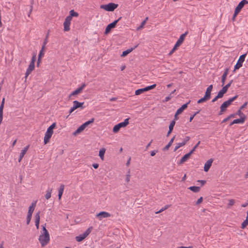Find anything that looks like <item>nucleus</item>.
<instances>
[{
	"label": "nucleus",
	"instance_id": "obj_58",
	"mask_svg": "<svg viewBox=\"0 0 248 248\" xmlns=\"http://www.w3.org/2000/svg\"><path fill=\"white\" fill-rule=\"evenodd\" d=\"M75 109V108L74 106H73V107L69 110V115L71 114Z\"/></svg>",
	"mask_w": 248,
	"mask_h": 248
},
{
	"label": "nucleus",
	"instance_id": "obj_37",
	"mask_svg": "<svg viewBox=\"0 0 248 248\" xmlns=\"http://www.w3.org/2000/svg\"><path fill=\"white\" fill-rule=\"evenodd\" d=\"M223 96L218 92L217 95L212 100V102L214 103L216 102L218 98H221Z\"/></svg>",
	"mask_w": 248,
	"mask_h": 248
},
{
	"label": "nucleus",
	"instance_id": "obj_7",
	"mask_svg": "<svg viewBox=\"0 0 248 248\" xmlns=\"http://www.w3.org/2000/svg\"><path fill=\"white\" fill-rule=\"evenodd\" d=\"M155 87H156V84H154L152 85L147 86L143 88L138 89L135 91V95H140V94L143 93L145 92H147L150 90L154 89Z\"/></svg>",
	"mask_w": 248,
	"mask_h": 248
},
{
	"label": "nucleus",
	"instance_id": "obj_27",
	"mask_svg": "<svg viewBox=\"0 0 248 248\" xmlns=\"http://www.w3.org/2000/svg\"><path fill=\"white\" fill-rule=\"evenodd\" d=\"M136 47H137V46H135L134 47H131L130 48L127 49V50L123 51L122 54H121V57H124L126 56L129 53H130L131 52H132Z\"/></svg>",
	"mask_w": 248,
	"mask_h": 248
},
{
	"label": "nucleus",
	"instance_id": "obj_6",
	"mask_svg": "<svg viewBox=\"0 0 248 248\" xmlns=\"http://www.w3.org/2000/svg\"><path fill=\"white\" fill-rule=\"evenodd\" d=\"M93 227H89L83 233L76 237V240L78 242H81L91 232Z\"/></svg>",
	"mask_w": 248,
	"mask_h": 248
},
{
	"label": "nucleus",
	"instance_id": "obj_33",
	"mask_svg": "<svg viewBox=\"0 0 248 248\" xmlns=\"http://www.w3.org/2000/svg\"><path fill=\"white\" fill-rule=\"evenodd\" d=\"M106 152V149L104 148H102L99 152V156L100 158L103 160H104V155Z\"/></svg>",
	"mask_w": 248,
	"mask_h": 248
},
{
	"label": "nucleus",
	"instance_id": "obj_50",
	"mask_svg": "<svg viewBox=\"0 0 248 248\" xmlns=\"http://www.w3.org/2000/svg\"><path fill=\"white\" fill-rule=\"evenodd\" d=\"M145 24V20H143L141 23L140 25L137 28V30H140V29H142L143 27V26H144Z\"/></svg>",
	"mask_w": 248,
	"mask_h": 248
},
{
	"label": "nucleus",
	"instance_id": "obj_19",
	"mask_svg": "<svg viewBox=\"0 0 248 248\" xmlns=\"http://www.w3.org/2000/svg\"><path fill=\"white\" fill-rule=\"evenodd\" d=\"M73 103L76 109L78 108H81V109H83L84 108V107L83 106L84 102H79L77 100H75L73 101Z\"/></svg>",
	"mask_w": 248,
	"mask_h": 248
},
{
	"label": "nucleus",
	"instance_id": "obj_49",
	"mask_svg": "<svg viewBox=\"0 0 248 248\" xmlns=\"http://www.w3.org/2000/svg\"><path fill=\"white\" fill-rule=\"evenodd\" d=\"M130 171H129L128 172V174H126V178H125V181L127 182V183H129V182L130 181Z\"/></svg>",
	"mask_w": 248,
	"mask_h": 248
},
{
	"label": "nucleus",
	"instance_id": "obj_21",
	"mask_svg": "<svg viewBox=\"0 0 248 248\" xmlns=\"http://www.w3.org/2000/svg\"><path fill=\"white\" fill-rule=\"evenodd\" d=\"M246 119V117H241L240 119H237L234 120L230 124V125H232L234 124H243L244 123L245 120Z\"/></svg>",
	"mask_w": 248,
	"mask_h": 248
},
{
	"label": "nucleus",
	"instance_id": "obj_11",
	"mask_svg": "<svg viewBox=\"0 0 248 248\" xmlns=\"http://www.w3.org/2000/svg\"><path fill=\"white\" fill-rule=\"evenodd\" d=\"M111 216L110 214L105 211H102L96 215V217L101 220L103 218H107Z\"/></svg>",
	"mask_w": 248,
	"mask_h": 248
},
{
	"label": "nucleus",
	"instance_id": "obj_5",
	"mask_svg": "<svg viewBox=\"0 0 248 248\" xmlns=\"http://www.w3.org/2000/svg\"><path fill=\"white\" fill-rule=\"evenodd\" d=\"M118 5L114 3H109L108 4L101 5L100 8L105 10L107 11L112 12L117 8Z\"/></svg>",
	"mask_w": 248,
	"mask_h": 248
},
{
	"label": "nucleus",
	"instance_id": "obj_16",
	"mask_svg": "<svg viewBox=\"0 0 248 248\" xmlns=\"http://www.w3.org/2000/svg\"><path fill=\"white\" fill-rule=\"evenodd\" d=\"M248 1L247 0H242L241 1L238 5L236 6L235 11L236 12L239 13L242 8L244 7L245 4H248Z\"/></svg>",
	"mask_w": 248,
	"mask_h": 248
},
{
	"label": "nucleus",
	"instance_id": "obj_55",
	"mask_svg": "<svg viewBox=\"0 0 248 248\" xmlns=\"http://www.w3.org/2000/svg\"><path fill=\"white\" fill-rule=\"evenodd\" d=\"M248 104V102H246L245 103L243 104V105H242L240 108H239L240 109H244L247 105Z\"/></svg>",
	"mask_w": 248,
	"mask_h": 248
},
{
	"label": "nucleus",
	"instance_id": "obj_61",
	"mask_svg": "<svg viewBox=\"0 0 248 248\" xmlns=\"http://www.w3.org/2000/svg\"><path fill=\"white\" fill-rule=\"evenodd\" d=\"M213 89V85H210V86H209L207 88V90H208L209 91H210L211 92H212V90Z\"/></svg>",
	"mask_w": 248,
	"mask_h": 248
},
{
	"label": "nucleus",
	"instance_id": "obj_42",
	"mask_svg": "<svg viewBox=\"0 0 248 248\" xmlns=\"http://www.w3.org/2000/svg\"><path fill=\"white\" fill-rule=\"evenodd\" d=\"M200 141H199L193 147L192 149L189 152L191 154H193L195 150L198 148V146L200 144Z\"/></svg>",
	"mask_w": 248,
	"mask_h": 248
},
{
	"label": "nucleus",
	"instance_id": "obj_8",
	"mask_svg": "<svg viewBox=\"0 0 248 248\" xmlns=\"http://www.w3.org/2000/svg\"><path fill=\"white\" fill-rule=\"evenodd\" d=\"M122 17H120L118 19L114 20L113 22L109 24L106 27L105 34H108L113 28H114L118 23V22L121 20Z\"/></svg>",
	"mask_w": 248,
	"mask_h": 248
},
{
	"label": "nucleus",
	"instance_id": "obj_43",
	"mask_svg": "<svg viewBox=\"0 0 248 248\" xmlns=\"http://www.w3.org/2000/svg\"><path fill=\"white\" fill-rule=\"evenodd\" d=\"M48 36H49V31L47 32L46 36V37L44 39V42H43V44L42 46H46V45L47 43V39H48Z\"/></svg>",
	"mask_w": 248,
	"mask_h": 248
},
{
	"label": "nucleus",
	"instance_id": "obj_2",
	"mask_svg": "<svg viewBox=\"0 0 248 248\" xmlns=\"http://www.w3.org/2000/svg\"><path fill=\"white\" fill-rule=\"evenodd\" d=\"M188 32L186 31L184 33L181 35L179 38L176 42V44H175L174 46H173V48L170 50V51L169 52V55L170 56L175 51V50L177 49V47L179 46L183 42Z\"/></svg>",
	"mask_w": 248,
	"mask_h": 248
},
{
	"label": "nucleus",
	"instance_id": "obj_59",
	"mask_svg": "<svg viewBox=\"0 0 248 248\" xmlns=\"http://www.w3.org/2000/svg\"><path fill=\"white\" fill-rule=\"evenodd\" d=\"M41 59L38 58V60H37V64H36V66L37 67L39 66V64L41 63Z\"/></svg>",
	"mask_w": 248,
	"mask_h": 248
},
{
	"label": "nucleus",
	"instance_id": "obj_46",
	"mask_svg": "<svg viewBox=\"0 0 248 248\" xmlns=\"http://www.w3.org/2000/svg\"><path fill=\"white\" fill-rule=\"evenodd\" d=\"M238 95H236L230 98L228 101L229 102V103L231 104L234 101L235 99H236L238 97Z\"/></svg>",
	"mask_w": 248,
	"mask_h": 248
},
{
	"label": "nucleus",
	"instance_id": "obj_31",
	"mask_svg": "<svg viewBox=\"0 0 248 248\" xmlns=\"http://www.w3.org/2000/svg\"><path fill=\"white\" fill-rule=\"evenodd\" d=\"M200 187L197 186H191L188 187L189 189H190L191 191L195 193H197L199 192L200 190Z\"/></svg>",
	"mask_w": 248,
	"mask_h": 248
},
{
	"label": "nucleus",
	"instance_id": "obj_39",
	"mask_svg": "<svg viewBox=\"0 0 248 248\" xmlns=\"http://www.w3.org/2000/svg\"><path fill=\"white\" fill-rule=\"evenodd\" d=\"M175 124V120H172L171 121L170 125H169V129L171 130H173V127L174 126Z\"/></svg>",
	"mask_w": 248,
	"mask_h": 248
},
{
	"label": "nucleus",
	"instance_id": "obj_56",
	"mask_svg": "<svg viewBox=\"0 0 248 248\" xmlns=\"http://www.w3.org/2000/svg\"><path fill=\"white\" fill-rule=\"evenodd\" d=\"M197 182L200 183L201 184L202 186H203L206 182L205 180H198Z\"/></svg>",
	"mask_w": 248,
	"mask_h": 248
},
{
	"label": "nucleus",
	"instance_id": "obj_28",
	"mask_svg": "<svg viewBox=\"0 0 248 248\" xmlns=\"http://www.w3.org/2000/svg\"><path fill=\"white\" fill-rule=\"evenodd\" d=\"M64 185L63 184L61 185L60 188L59 189V193H58V198L60 200L61 199L62 196L64 191Z\"/></svg>",
	"mask_w": 248,
	"mask_h": 248
},
{
	"label": "nucleus",
	"instance_id": "obj_26",
	"mask_svg": "<svg viewBox=\"0 0 248 248\" xmlns=\"http://www.w3.org/2000/svg\"><path fill=\"white\" fill-rule=\"evenodd\" d=\"M36 201L33 202L29 206L28 214L32 215L36 206Z\"/></svg>",
	"mask_w": 248,
	"mask_h": 248
},
{
	"label": "nucleus",
	"instance_id": "obj_20",
	"mask_svg": "<svg viewBox=\"0 0 248 248\" xmlns=\"http://www.w3.org/2000/svg\"><path fill=\"white\" fill-rule=\"evenodd\" d=\"M34 69V65L30 64H29L28 68H27L26 73H25V78H27L29 75L31 73V72Z\"/></svg>",
	"mask_w": 248,
	"mask_h": 248
},
{
	"label": "nucleus",
	"instance_id": "obj_12",
	"mask_svg": "<svg viewBox=\"0 0 248 248\" xmlns=\"http://www.w3.org/2000/svg\"><path fill=\"white\" fill-rule=\"evenodd\" d=\"M231 105L229 102L227 100L225 101L223 104L221 105L220 107V111L218 113V115H222L224 112L226 110V108Z\"/></svg>",
	"mask_w": 248,
	"mask_h": 248
},
{
	"label": "nucleus",
	"instance_id": "obj_29",
	"mask_svg": "<svg viewBox=\"0 0 248 248\" xmlns=\"http://www.w3.org/2000/svg\"><path fill=\"white\" fill-rule=\"evenodd\" d=\"M175 136H174L170 140L169 142L168 143V144L165 146L163 148V151H166L169 149V148L170 147V146L172 145V143H173L174 139H175Z\"/></svg>",
	"mask_w": 248,
	"mask_h": 248
},
{
	"label": "nucleus",
	"instance_id": "obj_57",
	"mask_svg": "<svg viewBox=\"0 0 248 248\" xmlns=\"http://www.w3.org/2000/svg\"><path fill=\"white\" fill-rule=\"evenodd\" d=\"M158 151L157 150H154V151H152L151 152V155L152 156H154L156 153H157Z\"/></svg>",
	"mask_w": 248,
	"mask_h": 248
},
{
	"label": "nucleus",
	"instance_id": "obj_14",
	"mask_svg": "<svg viewBox=\"0 0 248 248\" xmlns=\"http://www.w3.org/2000/svg\"><path fill=\"white\" fill-rule=\"evenodd\" d=\"M190 137L188 136H186L184 139V140L181 142L177 144L176 146L174 149V152L176 151L180 147L184 146L186 142L189 140Z\"/></svg>",
	"mask_w": 248,
	"mask_h": 248
},
{
	"label": "nucleus",
	"instance_id": "obj_40",
	"mask_svg": "<svg viewBox=\"0 0 248 248\" xmlns=\"http://www.w3.org/2000/svg\"><path fill=\"white\" fill-rule=\"evenodd\" d=\"M235 115H239L241 117L244 116L246 117V115L243 112H241V109H240V108L237 111V112L235 113Z\"/></svg>",
	"mask_w": 248,
	"mask_h": 248
},
{
	"label": "nucleus",
	"instance_id": "obj_64",
	"mask_svg": "<svg viewBox=\"0 0 248 248\" xmlns=\"http://www.w3.org/2000/svg\"><path fill=\"white\" fill-rule=\"evenodd\" d=\"M152 141H153V140H151V141L147 145V146H146V148H145L146 150H147L148 149V148L150 146L152 142Z\"/></svg>",
	"mask_w": 248,
	"mask_h": 248
},
{
	"label": "nucleus",
	"instance_id": "obj_45",
	"mask_svg": "<svg viewBox=\"0 0 248 248\" xmlns=\"http://www.w3.org/2000/svg\"><path fill=\"white\" fill-rule=\"evenodd\" d=\"M31 217H32V215L29 214H27V225H28L30 223L31 220Z\"/></svg>",
	"mask_w": 248,
	"mask_h": 248
},
{
	"label": "nucleus",
	"instance_id": "obj_23",
	"mask_svg": "<svg viewBox=\"0 0 248 248\" xmlns=\"http://www.w3.org/2000/svg\"><path fill=\"white\" fill-rule=\"evenodd\" d=\"M40 212L39 211L35 215V226H36L37 229H38L39 227V223H40Z\"/></svg>",
	"mask_w": 248,
	"mask_h": 248
},
{
	"label": "nucleus",
	"instance_id": "obj_34",
	"mask_svg": "<svg viewBox=\"0 0 248 248\" xmlns=\"http://www.w3.org/2000/svg\"><path fill=\"white\" fill-rule=\"evenodd\" d=\"M45 46H42L41 50L40 51L39 54L38 55V58L41 59L42 57L44 56V50L45 49Z\"/></svg>",
	"mask_w": 248,
	"mask_h": 248
},
{
	"label": "nucleus",
	"instance_id": "obj_13",
	"mask_svg": "<svg viewBox=\"0 0 248 248\" xmlns=\"http://www.w3.org/2000/svg\"><path fill=\"white\" fill-rule=\"evenodd\" d=\"M85 86L86 84L85 83L82 84L80 87L77 88L76 90L73 91L71 94H70L69 98H70L72 96H74L80 93L84 89Z\"/></svg>",
	"mask_w": 248,
	"mask_h": 248
},
{
	"label": "nucleus",
	"instance_id": "obj_53",
	"mask_svg": "<svg viewBox=\"0 0 248 248\" xmlns=\"http://www.w3.org/2000/svg\"><path fill=\"white\" fill-rule=\"evenodd\" d=\"M3 108H0V120L2 121L3 119Z\"/></svg>",
	"mask_w": 248,
	"mask_h": 248
},
{
	"label": "nucleus",
	"instance_id": "obj_63",
	"mask_svg": "<svg viewBox=\"0 0 248 248\" xmlns=\"http://www.w3.org/2000/svg\"><path fill=\"white\" fill-rule=\"evenodd\" d=\"M164 210H165V209H164V208L162 207L160 210L156 212L155 214H159V213L164 211Z\"/></svg>",
	"mask_w": 248,
	"mask_h": 248
},
{
	"label": "nucleus",
	"instance_id": "obj_17",
	"mask_svg": "<svg viewBox=\"0 0 248 248\" xmlns=\"http://www.w3.org/2000/svg\"><path fill=\"white\" fill-rule=\"evenodd\" d=\"M233 82V80H231L230 82L224 86L221 90L219 91V93L223 96V95L227 92L228 88L231 86V84Z\"/></svg>",
	"mask_w": 248,
	"mask_h": 248
},
{
	"label": "nucleus",
	"instance_id": "obj_47",
	"mask_svg": "<svg viewBox=\"0 0 248 248\" xmlns=\"http://www.w3.org/2000/svg\"><path fill=\"white\" fill-rule=\"evenodd\" d=\"M208 100L206 98H205L204 96H203V97H202V98H201L200 99H199L197 103L198 104H200V103H202L203 102H205L206 101Z\"/></svg>",
	"mask_w": 248,
	"mask_h": 248
},
{
	"label": "nucleus",
	"instance_id": "obj_51",
	"mask_svg": "<svg viewBox=\"0 0 248 248\" xmlns=\"http://www.w3.org/2000/svg\"><path fill=\"white\" fill-rule=\"evenodd\" d=\"M203 201V198L202 197H200L198 200L196 202L195 204L196 205H198L199 204H200L201 203H202V202Z\"/></svg>",
	"mask_w": 248,
	"mask_h": 248
},
{
	"label": "nucleus",
	"instance_id": "obj_44",
	"mask_svg": "<svg viewBox=\"0 0 248 248\" xmlns=\"http://www.w3.org/2000/svg\"><path fill=\"white\" fill-rule=\"evenodd\" d=\"M36 54H34L32 56V58H31V62H30V64H33L34 65V63H35V62L36 61Z\"/></svg>",
	"mask_w": 248,
	"mask_h": 248
},
{
	"label": "nucleus",
	"instance_id": "obj_15",
	"mask_svg": "<svg viewBox=\"0 0 248 248\" xmlns=\"http://www.w3.org/2000/svg\"><path fill=\"white\" fill-rule=\"evenodd\" d=\"M71 19L69 17H66L63 23L64 31H68L70 30V25L71 23Z\"/></svg>",
	"mask_w": 248,
	"mask_h": 248
},
{
	"label": "nucleus",
	"instance_id": "obj_36",
	"mask_svg": "<svg viewBox=\"0 0 248 248\" xmlns=\"http://www.w3.org/2000/svg\"><path fill=\"white\" fill-rule=\"evenodd\" d=\"M211 92L206 90L204 96L209 100L211 97Z\"/></svg>",
	"mask_w": 248,
	"mask_h": 248
},
{
	"label": "nucleus",
	"instance_id": "obj_1",
	"mask_svg": "<svg viewBox=\"0 0 248 248\" xmlns=\"http://www.w3.org/2000/svg\"><path fill=\"white\" fill-rule=\"evenodd\" d=\"M46 225V224H45ZM39 241L42 248L46 246L50 241V236L48 231L46 228L45 226H43L42 232L39 237Z\"/></svg>",
	"mask_w": 248,
	"mask_h": 248
},
{
	"label": "nucleus",
	"instance_id": "obj_62",
	"mask_svg": "<svg viewBox=\"0 0 248 248\" xmlns=\"http://www.w3.org/2000/svg\"><path fill=\"white\" fill-rule=\"evenodd\" d=\"M93 167L94 169H97L98 168L99 165L97 163H94V164H93Z\"/></svg>",
	"mask_w": 248,
	"mask_h": 248
},
{
	"label": "nucleus",
	"instance_id": "obj_10",
	"mask_svg": "<svg viewBox=\"0 0 248 248\" xmlns=\"http://www.w3.org/2000/svg\"><path fill=\"white\" fill-rule=\"evenodd\" d=\"M53 133V131H51L47 129L44 139V142L45 144H47L49 141V140L51 138Z\"/></svg>",
	"mask_w": 248,
	"mask_h": 248
},
{
	"label": "nucleus",
	"instance_id": "obj_38",
	"mask_svg": "<svg viewBox=\"0 0 248 248\" xmlns=\"http://www.w3.org/2000/svg\"><path fill=\"white\" fill-rule=\"evenodd\" d=\"M235 203V201L233 199H231L229 201V203L228 204L227 207L230 208Z\"/></svg>",
	"mask_w": 248,
	"mask_h": 248
},
{
	"label": "nucleus",
	"instance_id": "obj_24",
	"mask_svg": "<svg viewBox=\"0 0 248 248\" xmlns=\"http://www.w3.org/2000/svg\"><path fill=\"white\" fill-rule=\"evenodd\" d=\"M190 103L189 101L187 103L183 105L179 108L176 111V115H179L183 112V111L187 107V105Z\"/></svg>",
	"mask_w": 248,
	"mask_h": 248
},
{
	"label": "nucleus",
	"instance_id": "obj_9",
	"mask_svg": "<svg viewBox=\"0 0 248 248\" xmlns=\"http://www.w3.org/2000/svg\"><path fill=\"white\" fill-rule=\"evenodd\" d=\"M246 56V54H244L241 55L239 57L238 60L237 62V63L234 66V71L239 69L242 66L243 63L245 61Z\"/></svg>",
	"mask_w": 248,
	"mask_h": 248
},
{
	"label": "nucleus",
	"instance_id": "obj_41",
	"mask_svg": "<svg viewBox=\"0 0 248 248\" xmlns=\"http://www.w3.org/2000/svg\"><path fill=\"white\" fill-rule=\"evenodd\" d=\"M248 225V220L247 219H245L242 223L241 228L242 229H244L247 225Z\"/></svg>",
	"mask_w": 248,
	"mask_h": 248
},
{
	"label": "nucleus",
	"instance_id": "obj_22",
	"mask_svg": "<svg viewBox=\"0 0 248 248\" xmlns=\"http://www.w3.org/2000/svg\"><path fill=\"white\" fill-rule=\"evenodd\" d=\"M29 145H28L26 147H25V148H23V149H22L21 150V152L20 154V155H19V158H18V162H20L22 159L23 158V156H24V155H25V154L26 153V152H27L28 149H29Z\"/></svg>",
	"mask_w": 248,
	"mask_h": 248
},
{
	"label": "nucleus",
	"instance_id": "obj_32",
	"mask_svg": "<svg viewBox=\"0 0 248 248\" xmlns=\"http://www.w3.org/2000/svg\"><path fill=\"white\" fill-rule=\"evenodd\" d=\"M78 16V14L77 12H76L74 11V10H72L70 11V15L67 16V17H69L70 19L72 20V18L73 16Z\"/></svg>",
	"mask_w": 248,
	"mask_h": 248
},
{
	"label": "nucleus",
	"instance_id": "obj_30",
	"mask_svg": "<svg viewBox=\"0 0 248 248\" xmlns=\"http://www.w3.org/2000/svg\"><path fill=\"white\" fill-rule=\"evenodd\" d=\"M228 69H226L225 72L223 74L222 77H221V82L222 83V85L224 84L225 79L226 78L228 74Z\"/></svg>",
	"mask_w": 248,
	"mask_h": 248
},
{
	"label": "nucleus",
	"instance_id": "obj_3",
	"mask_svg": "<svg viewBox=\"0 0 248 248\" xmlns=\"http://www.w3.org/2000/svg\"><path fill=\"white\" fill-rule=\"evenodd\" d=\"M94 118L91 119L90 120L88 121L81 125L73 133V135L76 136L78 133L83 131L84 129L88 126L90 124L93 123L94 122Z\"/></svg>",
	"mask_w": 248,
	"mask_h": 248
},
{
	"label": "nucleus",
	"instance_id": "obj_48",
	"mask_svg": "<svg viewBox=\"0 0 248 248\" xmlns=\"http://www.w3.org/2000/svg\"><path fill=\"white\" fill-rule=\"evenodd\" d=\"M56 125V123H53L50 126H49L48 127L47 129L53 131V129L55 127Z\"/></svg>",
	"mask_w": 248,
	"mask_h": 248
},
{
	"label": "nucleus",
	"instance_id": "obj_54",
	"mask_svg": "<svg viewBox=\"0 0 248 248\" xmlns=\"http://www.w3.org/2000/svg\"><path fill=\"white\" fill-rule=\"evenodd\" d=\"M172 97V96L171 95V94H170L169 96H167L165 98V101L168 102L169 101Z\"/></svg>",
	"mask_w": 248,
	"mask_h": 248
},
{
	"label": "nucleus",
	"instance_id": "obj_18",
	"mask_svg": "<svg viewBox=\"0 0 248 248\" xmlns=\"http://www.w3.org/2000/svg\"><path fill=\"white\" fill-rule=\"evenodd\" d=\"M213 162V159L211 158L207 160V161L205 163L204 166V170L205 172H207L210 168L211 167L212 164Z\"/></svg>",
	"mask_w": 248,
	"mask_h": 248
},
{
	"label": "nucleus",
	"instance_id": "obj_25",
	"mask_svg": "<svg viewBox=\"0 0 248 248\" xmlns=\"http://www.w3.org/2000/svg\"><path fill=\"white\" fill-rule=\"evenodd\" d=\"M192 154L190 152L185 155L180 159L179 164H181L187 161V160L190 157Z\"/></svg>",
	"mask_w": 248,
	"mask_h": 248
},
{
	"label": "nucleus",
	"instance_id": "obj_52",
	"mask_svg": "<svg viewBox=\"0 0 248 248\" xmlns=\"http://www.w3.org/2000/svg\"><path fill=\"white\" fill-rule=\"evenodd\" d=\"M4 102H5V99L4 98H3L2 99V100L0 103V108H4Z\"/></svg>",
	"mask_w": 248,
	"mask_h": 248
},
{
	"label": "nucleus",
	"instance_id": "obj_60",
	"mask_svg": "<svg viewBox=\"0 0 248 248\" xmlns=\"http://www.w3.org/2000/svg\"><path fill=\"white\" fill-rule=\"evenodd\" d=\"M238 13H238V12H236V11H234V14H233V17H232V20L233 21H234V19H235V18L236 16L237 15V14H238Z\"/></svg>",
	"mask_w": 248,
	"mask_h": 248
},
{
	"label": "nucleus",
	"instance_id": "obj_4",
	"mask_svg": "<svg viewBox=\"0 0 248 248\" xmlns=\"http://www.w3.org/2000/svg\"><path fill=\"white\" fill-rule=\"evenodd\" d=\"M128 124L129 118L125 119L124 122L119 123L113 127V132L114 133L118 132L121 128L125 127Z\"/></svg>",
	"mask_w": 248,
	"mask_h": 248
},
{
	"label": "nucleus",
	"instance_id": "obj_35",
	"mask_svg": "<svg viewBox=\"0 0 248 248\" xmlns=\"http://www.w3.org/2000/svg\"><path fill=\"white\" fill-rule=\"evenodd\" d=\"M52 189H48L46 191V193L45 195V198L46 200L49 199L51 197Z\"/></svg>",
	"mask_w": 248,
	"mask_h": 248
}]
</instances>
